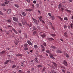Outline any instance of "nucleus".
<instances>
[{
  "label": "nucleus",
  "mask_w": 73,
  "mask_h": 73,
  "mask_svg": "<svg viewBox=\"0 0 73 73\" xmlns=\"http://www.w3.org/2000/svg\"><path fill=\"white\" fill-rule=\"evenodd\" d=\"M50 48H51V49H56V47L54 46H50Z\"/></svg>",
  "instance_id": "obj_10"
},
{
  "label": "nucleus",
  "mask_w": 73,
  "mask_h": 73,
  "mask_svg": "<svg viewBox=\"0 0 73 73\" xmlns=\"http://www.w3.org/2000/svg\"><path fill=\"white\" fill-rule=\"evenodd\" d=\"M6 21L9 23H11V22H12V21L10 19L7 20H6Z\"/></svg>",
  "instance_id": "obj_19"
},
{
  "label": "nucleus",
  "mask_w": 73,
  "mask_h": 73,
  "mask_svg": "<svg viewBox=\"0 0 73 73\" xmlns=\"http://www.w3.org/2000/svg\"><path fill=\"white\" fill-rule=\"evenodd\" d=\"M1 5H2V6H3V7H4V6H5V4H4V3H2L1 4Z\"/></svg>",
  "instance_id": "obj_48"
},
{
  "label": "nucleus",
  "mask_w": 73,
  "mask_h": 73,
  "mask_svg": "<svg viewBox=\"0 0 73 73\" xmlns=\"http://www.w3.org/2000/svg\"><path fill=\"white\" fill-rule=\"evenodd\" d=\"M62 7V6H61V4L60 3L59 4V5L58 8H59V9H60V8L61 7Z\"/></svg>",
  "instance_id": "obj_28"
},
{
  "label": "nucleus",
  "mask_w": 73,
  "mask_h": 73,
  "mask_svg": "<svg viewBox=\"0 0 73 73\" xmlns=\"http://www.w3.org/2000/svg\"><path fill=\"white\" fill-rule=\"evenodd\" d=\"M35 60L36 62H38V60H37V58L36 57L35 58Z\"/></svg>",
  "instance_id": "obj_32"
},
{
  "label": "nucleus",
  "mask_w": 73,
  "mask_h": 73,
  "mask_svg": "<svg viewBox=\"0 0 73 73\" xmlns=\"http://www.w3.org/2000/svg\"><path fill=\"white\" fill-rule=\"evenodd\" d=\"M48 15L49 16H51V14L50 13H48Z\"/></svg>",
  "instance_id": "obj_45"
},
{
  "label": "nucleus",
  "mask_w": 73,
  "mask_h": 73,
  "mask_svg": "<svg viewBox=\"0 0 73 73\" xmlns=\"http://www.w3.org/2000/svg\"><path fill=\"white\" fill-rule=\"evenodd\" d=\"M21 37H19V38H18L17 39V41L18 42H20L21 41H22V40Z\"/></svg>",
  "instance_id": "obj_5"
},
{
  "label": "nucleus",
  "mask_w": 73,
  "mask_h": 73,
  "mask_svg": "<svg viewBox=\"0 0 73 73\" xmlns=\"http://www.w3.org/2000/svg\"><path fill=\"white\" fill-rule=\"evenodd\" d=\"M37 67H38V68H42V66L40 64L38 65L37 66Z\"/></svg>",
  "instance_id": "obj_21"
},
{
  "label": "nucleus",
  "mask_w": 73,
  "mask_h": 73,
  "mask_svg": "<svg viewBox=\"0 0 73 73\" xmlns=\"http://www.w3.org/2000/svg\"><path fill=\"white\" fill-rule=\"evenodd\" d=\"M62 72H64V73H65V70H62Z\"/></svg>",
  "instance_id": "obj_62"
},
{
  "label": "nucleus",
  "mask_w": 73,
  "mask_h": 73,
  "mask_svg": "<svg viewBox=\"0 0 73 73\" xmlns=\"http://www.w3.org/2000/svg\"><path fill=\"white\" fill-rule=\"evenodd\" d=\"M23 55H22V54H18L16 56L18 57V56H20L21 57Z\"/></svg>",
  "instance_id": "obj_14"
},
{
  "label": "nucleus",
  "mask_w": 73,
  "mask_h": 73,
  "mask_svg": "<svg viewBox=\"0 0 73 73\" xmlns=\"http://www.w3.org/2000/svg\"><path fill=\"white\" fill-rule=\"evenodd\" d=\"M52 29H53L54 31V30H55V29H54V27H53V26H52Z\"/></svg>",
  "instance_id": "obj_50"
},
{
  "label": "nucleus",
  "mask_w": 73,
  "mask_h": 73,
  "mask_svg": "<svg viewBox=\"0 0 73 73\" xmlns=\"http://www.w3.org/2000/svg\"><path fill=\"white\" fill-rule=\"evenodd\" d=\"M11 12V9H8L7 11V13H8V14H9Z\"/></svg>",
  "instance_id": "obj_11"
},
{
  "label": "nucleus",
  "mask_w": 73,
  "mask_h": 73,
  "mask_svg": "<svg viewBox=\"0 0 73 73\" xmlns=\"http://www.w3.org/2000/svg\"><path fill=\"white\" fill-rule=\"evenodd\" d=\"M32 9H26V11H32Z\"/></svg>",
  "instance_id": "obj_24"
},
{
  "label": "nucleus",
  "mask_w": 73,
  "mask_h": 73,
  "mask_svg": "<svg viewBox=\"0 0 73 73\" xmlns=\"http://www.w3.org/2000/svg\"><path fill=\"white\" fill-rule=\"evenodd\" d=\"M26 1L28 3H30V2H31V1H30V0H26Z\"/></svg>",
  "instance_id": "obj_54"
},
{
  "label": "nucleus",
  "mask_w": 73,
  "mask_h": 73,
  "mask_svg": "<svg viewBox=\"0 0 73 73\" xmlns=\"http://www.w3.org/2000/svg\"><path fill=\"white\" fill-rule=\"evenodd\" d=\"M19 26H21V27H22V25H21V24L20 23H19Z\"/></svg>",
  "instance_id": "obj_53"
},
{
  "label": "nucleus",
  "mask_w": 73,
  "mask_h": 73,
  "mask_svg": "<svg viewBox=\"0 0 73 73\" xmlns=\"http://www.w3.org/2000/svg\"><path fill=\"white\" fill-rule=\"evenodd\" d=\"M34 70V68H33L32 69H31V71H33V70Z\"/></svg>",
  "instance_id": "obj_64"
},
{
  "label": "nucleus",
  "mask_w": 73,
  "mask_h": 73,
  "mask_svg": "<svg viewBox=\"0 0 73 73\" xmlns=\"http://www.w3.org/2000/svg\"><path fill=\"white\" fill-rule=\"evenodd\" d=\"M58 18H59V19H60L61 21H62V18L61 17H60V16H58Z\"/></svg>",
  "instance_id": "obj_30"
},
{
  "label": "nucleus",
  "mask_w": 73,
  "mask_h": 73,
  "mask_svg": "<svg viewBox=\"0 0 73 73\" xmlns=\"http://www.w3.org/2000/svg\"><path fill=\"white\" fill-rule=\"evenodd\" d=\"M22 14L23 15V16H26V14L24 12H23L22 13Z\"/></svg>",
  "instance_id": "obj_23"
},
{
  "label": "nucleus",
  "mask_w": 73,
  "mask_h": 73,
  "mask_svg": "<svg viewBox=\"0 0 73 73\" xmlns=\"http://www.w3.org/2000/svg\"><path fill=\"white\" fill-rule=\"evenodd\" d=\"M36 6L38 7H39V4H38V3H37L36 4Z\"/></svg>",
  "instance_id": "obj_61"
},
{
  "label": "nucleus",
  "mask_w": 73,
  "mask_h": 73,
  "mask_svg": "<svg viewBox=\"0 0 73 73\" xmlns=\"http://www.w3.org/2000/svg\"><path fill=\"white\" fill-rule=\"evenodd\" d=\"M49 56L50 57V58H52V59H53V60H54V57H53V55L52 54H49Z\"/></svg>",
  "instance_id": "obj_6"
},
{
  "label": "nucleus",
  "mask_w": 73,
  "mask_h": 73,
  "mask_svg": "<svg viewBox=\"0 0 73 73\" xmlns=\"http://www.w3.org/2000/svg\"><path fill=\"white\" fill-rule=\"evenodd\" d=\"M51 67H52V69H55V68H54V66H51Z\"/></svg>",
  "instance_id": "obj_55"
},
{
  "label": "nucleus",
  "mask_w": 73,
  "mask_h": 73,
  "mask_svg": "<svg viewBox=\"0 0 73 73\" xmlns=\"http://www.w3.org/2000/svg\"><path fill=\"white\" fill-rule=\"evenodd\" d=\"M33 30H36V27H33Z\"/></svg>",
  "instance_id": "obj_47"
},
{
  "label": "nucleus",
  "mask_w": 73,
  "mask_h": 73,
  "mask_svg": "<svg viewBox=\"0 0 73 73\" xmlns=\"http://www.w3.org/2000/svg\"><path fill=\"white\" fill-rule=\"evenodd\" d=\"M10 63L11 64H13L14 63V62L12 60H10Z\"/></svg>",
  "instance_id": "obj_41"
},
{
  "label": "nucleus",
  "mask_w": 73,
  "mask_h": 73,
  "mask_svg": "<svg viewBox=\"0 0 73 73\" xmlns=\"http://www.w3.org/2000/svg\"><path fill=\"white\" fill-rule=\"evenodd\" d=\"M49 23L50 25L52 26V23L50 22H49Z\"/></svg>",
  "instance_id": "obj_56"
},
{
  "label": "nucleus",
  "mask_w": 73,
  "mask_h": 73,
  "mask_svg": "<svg viewBox=\"0 0 73 73\" xmlns=\"http://www.w3.org/2000/svg\"><path fill=\"white\" fill-rule=\"evenodd\" d=\"M27 45H28V44H25L24 45V47H27Z\"/></svg>",
  "instance_id": "obj_38"
},
{
  "label": "nucleus",
  "mask_w": 73,
  "mask_h": 73,
  "mask_svg": "<svg viewBox=\"0 0 73 73\" xmlns=\"http://www.w3.org/2000/svg\"><path fill=\"white\" fill-rule=\"evenodd\" d=\"M64 20H66V21H67L68 20V18L67 17H65L64 18Z\"/></svg>",
  "instance_id": "obj_33"
},
{
  "label": "nucleus",
  "mask_w": 73,
  "mask_h": 73,
  "mask_svg": "<svg viewBox=\"0 0 73 73\" xmlns=\"http://www.w3.org/2000/svg\"><path fill=\"white\" fill-rule=\"evenodd\" d=\"M66 11H67V12H69V13H71V12H72L71 11H70V10H69L67 9H66Z\"/></svg>",
  "instance_id": "obj_25"
},
{
  "label": "nucleus",
  "mask_w": 73,
  "mask_h": 73,
  "mask_svg": "<svg viewBox=\"0 0 73 73\" xmlns=\"http://www.w3.org/2000/svg\"><path fill=\"white\" fill-rule=\"evenodd\" d=\"M70 27H71V28H72V29H73V23H71L70 24Z\"/></svg>",
  "instance_id": "obj_31"
},
{
  "label": "nucleus",
  "mask_w": 73,
  "mask_h": 73,
  "mask_svg": "<svg viewBox=\"0 0 73 73\" xmlns=\"http://www.w3.org/2000/svg\"><path fill=\"white\" fill-rule=\"evenodd\" d=\"M34 47L35 49H36L38 48V46L37 45H35Z\"/></svg>",
  "instance_id": "obj_20"
},
{
  "label": "nucleus",
  "mask_w": 73,
  "mask_h": 73,
  "mask_svg": "<svg viewBox=\"0 0 73 73\" xmlns=\"http://www.w3.org/2000/svg\"><path fill=\"white\" fill-rule=\"evenodd\" d=\"M7 27H8V28H11V27H12V26L10 25H8L7 26Z\"/></svg>",
  "instance_id": "obj_63"
},
{
  "label": "nucleus",
  "mask_w": 73,
  "mask_h": 73,
  "mask_svg": "<svg viewBox=\"0 0 73 73\" xmlns=\"http://www.w3.org/2000/svg\"><path fill=\"white\" fill-rule=\"evenodd\" d=\"M16 66L15 65H13V66L12 67V68H16Z\"/></svg>",
  "instance_id": "obj_43"
},
{
  "label": "nucleus",
  "mask_w": 73,
  "mask_h": 73,
  "mask_svg": "<svg viewBox=\"0 0 73 73\" xmlns=\"http://www.w3.org/2000/svg\"><path fill=\"white\" fill-rule=\"evenodd\" d=\"M25 37L26 38H27V35H25Z\"/></svg>",
  "instance_id": "obj_58"
},
{
  "label": "nucleus",
  "mask_w": 73,
  "mask_h": 73,
  "mask_svg": "<svg viewBox=\"0 0 73 73\" xmlns=\"http://www.w3.org/2000/svg\"><path fill=\"white\" fill-rule=\"evenodd\" d=\"M41 48H44V46L43 45H41Z\"/></svg>",
  "instance_id": "obj_60"
},
{
  "label": "nucleus",
  "mask_w": 73,
  "mask_h": 73,
  "mask_svg": "<svg viewBox=\"0 0 73 73\" xmlns=\"http://www.w3.org/2000/svg\"><path fill=\"white\" fill-rule=\"evenodd\" d=\"M35 33H36V31H35L33 32V36H35Z\"/></svg>",
  "instance_id": "obj_36"
},
{
  "label": "nucleus",
  "mask_w": 73,
  "mask_h": 73,
  "mask_svg": "<svg viewBox=\"0 0 73 73\" xmlns=\"http://www.w3.org/2000/svg\"><path fill=\"white\" fill-rule=\"evenodd\" d=\"M33 3L34 4H36V1H33Z\"/></svg>",
  "instance_id": "obj_52"
},
{
  "label": "nucleus",
  "mask_w": 73,
  "mask_h": 73,
  "mask_svg": "<svg viewBox=\"0 0 73 73\" xmlns=\"http://www.w3.org/2000/svg\"><path fill=\"white\" fill-rule=\"evenodd\" d=\"M41 21L42 23H43V24H45V22L43 20H41V21Z\"/></svg>",
  "instance_id": "obj_39"
},
{
  "label": "nucleus",
  "mask_w": 73,
  "mask_h": 73,
  "mask_svg": "<svg viewBox=\"0 0 73 73\" xmlns=\"http://www.w3.org/2000/svg\"><path fill=\"white\" fill-rule=\"evenodd\" d=\"M40 36L42 37V38H44V37H45L46 36V35L45 34H43L42 35H41Z\"/></svg>",
  "instance_id": "obj_13"
},
{
  "label": "nucleus",
  "mask_w": 73,
  "mask_h": 73,
  "mask_svg": "<svg viewBox=\"0 0 73 73\" xmlns=\"http://www.w3.org/2000/svg\"><path fill=\"white\" fill-rule=\"evenodd\" d=\"M61 68H62V69H65V67L63 66H61Z\"/></svg>",
  "instance_id": "obj_49"
},
{
  "label": "nucleus",
  "mask_w": 73,
  "mask_h": 73,
  "mask_svg": "<svg viewBox=\"0 0 73 73\" xmlns=\"http://www.w3.org/2000/svg\"><path fill=\"white\" fill-rule=\"evenodd\" d=\"M52 64H53V65L55 66V67H57V64L55 63L54 62H52Z\"/></svg>",
  "instance_id": "obj_12"
},
{
  "label": "nucleus",
  "mask_w": 73,
  "mask_h": 73,
  "mask_svg": "<svg viewBox=\"0 0 73 73\" xmlns=\"http://www.w3.org/2000/svg\"><path fill=\"white\" fill-rule=\"evenodd\" d=\"M46 52L48 53H50V52L49 50H47Z\"/></svg>",
  "instance_id": "obj_40"
},
{
  "label": "nucleus",
  "mask_w": 73,
  "mask_h": 73,
  "mask_svg": "<svg viewBox=\"0 0 73 73\" xmlns=\"http://www.w3.org/2000/svg\"><path fill=\"white\" fill-rule=\"evenodd\" d=\"M50 17L52 20H54L55 19V17L54 15L51 16Z\"/></svg>",
  "instance_id": "obj_4"
},
{
  "label": "nucleus",
  "mask_w": 73,
  "mask_h": 73,
  "mask_svg": "<svg viewBox=\"0 0 73 73\" xmlns=\"http://www.w3.org/2000/svg\"><path fill=\"white\" fill-rule=\"evenodd\" d=\"M14 5L15 6V7H16L17 8H19V5L16 4H14Z\"/></svg>",
  "instance_id": "obj_26"
},
{
  "label": "nucleus",
  "mask_w": 73,
  "mask_h": 73,
  "mask_svg": "<svg viewBox=\"0 0 73 73\" xmlns=\"http://www.w3.org/2000/svg\"><path fill=\"white\" fill-rule=\"evenodd\" d=\"M13 20L14 21H15V22H18V21H19L18 18H16V17H15L13 18Z\"/></svg>",
  "instance_id": "obj_1"
},
{
  "label": "nucleus",
  "mask_w": 73,
  "mask_h": 73,
  "mask_svg": "<svg viewBox=\"0 0 73 73\" xmlns=\"http://www.w3.org/2000/svg\"><path fill=\"white\" fill-rule=\"evenodd\" d=\"M0 15H3V13L2 12L0 11Z\"/></svg>",
  "instance_id": "obj_44"
},
{
  "label": "nucleus",
  "mask_w": 73,
  "mask_h": 73,
  "mask_svg": "<svg viewBox=\"0 0 73 73\" xmlns=\"http://www.w3.org/2000/svg\"><path fill=\"white\" fill-rule=\"evenodd\" d=\"M63 64L66 66H67V65H68V62H66L65 60H64L63 61Z\"/></svg>",
  "instance_id": "obj_2"
},
{
  "label": "nucleus",
  "mask_w": 73,
  "mask_h": 73,
  "mask_svg": "<svg viewBox=\"0 0 73 73\" xmlns=\"http://www.w3.org/2000/svg\"><path fill=\"white\" fill-rule=\"evenodd\" d=\"M32 19L33 20L34 22L35 23L36 25H38V23H37V20L34 19V18H33V17H32Z\"/></svg>",
  "instance_id": "obj_3"
},
{
  "label": "nucleus",
  "mask_w": 73,
  "mask_h": 73,
  "mask_svg": "<svg viewBox=\"0 0 73 73\" xmlns=\"http://www.w3.org/2000/svg\"><path fill=\"white\" fill-rule=\"evenodd\" d=\"M48 40H49V41H53L54 40V39L52 38H48Z\"/></svg>",
  "instance_id": "obj_9"
},
{
  "label": "nucleus",
  "mask_w": 73,
  "mask_h": 73,
  "mask_svg": "<svg viewBox=\"0 0 73 73\" xmlns=\"http://www.w3.org/2000/svg\"><path fill=\"white\" fill-rule=\"evenodd\" d=\"M28 48L27 47H25L24 48V50H28Z\"/></svg>",
  "instance_id": "obj_37"
},
{
  "label": "nucleus",
  "mask_w": 73,
  "mask_h": 73,
  "mask_svg": "<svg viewBox=\"0 0 73 73\" xmlns=\"http://www.w3.org/2000/svg\"><path fill=\"white\" fill-rule=\"evenodd\" d=\"M65 55H66V58H69V55H68V54L66 53L65 54H64Z\"/></svg>",
  "instance_id": "obj_16"
},
{
  "label": "nucleus",
  "mask_w": 73,
  "mask_h": 73,
  "mask_svg": "<svg viewBox=\"0 0 73 73\" xmlns=\"http://www.w3.org/2000/svg\"><path fill=\"white\" fill-rule=\"evenodd\" d=\"M42 52H44V51H45V49L44 48H43L42 49Z\"/></svg>",
  "instance_id": "obj_51"
},
{
  "label": "nucleus",
  "mask_w": 73,
  "mask_h": 73,
  "mask_svg": "<svg viewBox=\"0 0 73 73\" xmlns=\"http://www.w3.org/2000/svg\"><path fill=\"white\" fill-rule=\"evenodd\" d=\"M45 69H46L45 67H44L43 69L42 70V72H43L44 71H45Z\"/></svg>",
  "instance_id": "obj_29"
},
{
  "label": "nucleus",
  "mask_w": 73,
  "mask_h": 73,
  "mask_svg": "<svg viewBox=\"0 0 73 73\" xmlns=\"http://www.w3.org/2000/svg\"><path fill=\"white\" fill-rule=\"evenodd\" d=\"M50 35L51 36H52V37H54V36H56V34H50Z\"/></svg>",
  "instance_id": "obj_18"
},
{
  "label": "nucleus",
  "mask_w": 73,
  "mask_h": 73,
  "mask_svg": "<svg viewBox=\"0 0 73 73\" xmlns=\"http://www.w3.org/2000/svg\"><path fill=\"white\" fill-rule=\"evenodd\" d=\"M22 23L23 25H25V22L24 21H23L22 22Z\"/></svg>",
  "instance_id": "obj_46"
},
{
  "label": "nucleus",
  "mask_w": 73,
  "mask_h": 73,
  "mask_svg": "<svg viewBox=\"0 0 73 73\" xmlns=\"http://www.w3.org/2000/svg\"><path fill=\"white\" fill-rule=\"evenodd\" d=\"M5 52L3 51L2 52H1L0 53V54H4V53H5Z\"/></svg>",
  "instance_id": "obj_27"
},
{
  "label": "nucleus",
  "mask_w": 73,
  "mask_h": 73,
  "mask_svg": "<svg viewBox=\"0 0 73 73\" xmlns=\"http://www.w3.org/2000/svg\"><path fill=\"white\" fill-rule=\"evenodd\" d=\"M27 43H28V44L31 45H32V43L29 40L27 41Z\"/></svg>",
  "instance_id": "obj_17"
},
{
  "label": "nucleus",
  "mask_w": 73,
  "mask_h": 73,
  "mask_svg": "<svg viewBox=\"0 0 73 73\" xmlns=\"http://www.w3.org/2000/svg\"><path fill=\"white\" fill-rule=\"evenodd\" d=\"M9 61H10V60H6V62H4L5 65H7V64L9 62Z\"/></svg>",
  "instance_id": "obj_7"
},
{
  "label": "nucleus",
  "mask_w": 73,
  "mask_h": 73,
  "mask_svg": "<svg viewBox=\"0 0 73 73\" xmlns=\"http://www.w3.org/2000/svg\"><path fill=\"white\" fill-rule=\"evenodd\" d=\"M64 28H67V27L66 25L64 26Z\"/></svg>",
  "instance_id": "obj_59"
},
{
  "label": "nucleus",
  "mask_w": 73,
  "mask_h": 73,
  "mask_svg": "<svg viewBox=\"0 0 73 73\" xmlns=\"http://www.w3.org/2000/svg\"><path fill=\"white\" fill-rule=\"evenodd\" d=\"M27 25H28V26H29V27H32V24H27Z\"/></svg>",
  "instance_id": "obj_34"
},
{
  "label": "nucleus",
  "mask_w": 73,
  "mask_h": 73,
  "mask_svg": "<svg viewBox=\"0 0 73 73\" xmlns=\"http://www.w3.org/2000/svg\"><path fill=\"white\" fill-rule=\"evenodd\" d=\"M43 45L44 46H46V43H45V42H44L43 43Z\"/></svg>",
  "instance_id": "obj_35"
},
{
  "label": "nucleus",
  "mask_w": 73,
  "mask_h": 73,
  "mask_svg": "<svg viewBox=\"0 0 73 73\" xmlns=\"http://www.w3.org/2000/svg\"><path fill=\"white\" fill-rule=\"evenodd\" d=\"M64 36L66 37H68V35H67V33L66 32L65 33H64Z\"/></svg>",
  "instance_id": "obj_22"
},
{
  "label": "nucleus",
  "mask_w": 73,
  "mask_h": 73,
  "mask_svg": "<svg viewBox=\"0 0 73 73\" xmlns=\"http://www.w3.org/2000/svg\"><path fill=\"white\" fill-rule=\"evenodd\" d=\"M42 18V16H40L39 17H38V18L39 19L40 21L42 20L41 19Z\"/></svg>",
  "instance_id": "obj_15"
},
{
  "label": "nucleus",
  "mask_w": 73,
  "mask_h": 73,
  "mask_svg": "<svg viewBox=\"0 0 73 73\" xmlns=\"http://www.w3.org/2000/svg\"><path fill=\"white\" fill-rule=\"evenodd\" d=\"M31 5H32L33 6V9H34V7H35V5H34V4H32Z\"/></svg>",
  "instance_id": "obj_42"
},
{
  "label": "nucleus",
  "mask_w": 73,
  "mask_h": 73,
  "mask_svg": "<svg viewBox=\"0 0 73 73\" xmlns=\"http://www.w3.org/2000/svg\"><path fill=\"white\" fill-rule=\"evenodd\" d=\"M56 52L58 53H62V51L61 50H58L56 51Z\"/></svg>",
  "instance_id": "obj_8"
},
{
  "label": "nucleus",
  "mask_w": 73,
  "mask_h": 73,
  "mask_svg": "<svg viewBox=\"0 0 73 73\" xmlns=\"http://www.w3.org/2000/svg\"><path fill=\"white\" fill-rule=\"evenodd\" d=\"M9 33H11V32L12 33V30H9Z\"/></svg>",
  "instance_id": "obj_57"
}]
</instances>
